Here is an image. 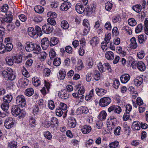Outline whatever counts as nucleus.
Returning a JSON list of instances; mask_svg holds the SVG:
<instances>
[{
    "mask_svg": "<svg viewBox=\"0 0 148 148\" xmlns=\"http://www.w3.org/2000/svg\"><path fill=\"white\" fill-rule=\"evenodd\" d=\"M11 113L12 114L15 116H17L19 115L20 119L24 117L26 112L23 109L21 110L19 106L18 105H14L12 106L11 109Z\"/></svg>",
    "mask_w": 148,
    "mask_h": 148,
    "instance_id": "nucleus-1",
    "label": "nucleus"
},
{
    "mask_svg": "<svg viewBox=\"0 0 148 148\" xmlns=\"http://www.w3.org/2000/svg\"><path fill=\"white\" fill-rule=\"evenodd\" d=\"M16 103L19 106L23 108L26 104V101L24 96L22 95H19L16 98Z\"/></svg>",
    "mask_w": 148,
    "mask_h": 148,
    "instance_id": "nucleus-2",
    "label": "nucleus"
},
{
    "mask_svg": "<svg viewBox=\"0 0 148 148\" xmlns=\"http://www.w3.org/2000/svg\"><path fill=\"white\" fill-rule=\"evenodd\" d=\"M111 101V100L110 98L106 97L101 99L99 103L100 106L104 107L108 106Z\"/></svg>",
    "mask_w": 148,
    "mask_h": 148,
    "instance_id": "nucleus-3",
    "label": "nucleus"
},
{
    "mask_svg": "<svg viewBox=\"0 0 148 148\" xmlns=\"http://www.w3.org/2000/svg\"><path fill=\"white\" fill-rule=\"evenodd\" d=\"M42 30L44 33L47 34H49L52 32L53 29L51 25L47 23L42 26Z\"/></svg>",
    "mask_w": 148,
    "mask_h": 148,
    "instance_id": "nucleus-4",
    "label": "nucleus"
},
{
    "mask_svg": "<svg viewBox=\"0 0 148 148\" xmlns=\"http://www.w3.org/2000/svg\"><path fill=\"white\" fill-rule=\"evenodd\" d=\"M29 83L28 79L25 77L21 78L18 81V85L22 88H25L28 85Z\"/></svg>",
    "mask_w": 148,
    "mask_h": 148,
    "instance_id": "nucleus-5",
    "label": "nucleus"
},
{
    "mask_svg": "<svg viewBox=\"0 0 148 148\" xmlns=\"http://www.w3.org/2000/svg\"><path fill=\"white\" fill-rule=\"evenodd\" d=\"M14 121L12 118L6 119L4 123L5 127L8 129H9L12 127L14 125Z\"/></svg>",
    "mask_w": 148,
    "mask_h": 148,
    "instance_id": "nucleus-6",
    "label": "nucleus"
},
{
    "mask_svg": "<svg viewBox=\"0 0 148 148\" xmlns=\"http://www.w3.org/2000/svg\"><path fill=\"white\" fill-rule=\"evenodd\" d=\"M2 74L4 77L11 80H13L16 78L15 75L12 73H9L6 71H4L2 72Z\"/></svg>",
    "mask_w": 148,
    "mask_h": 148,
    "instance_id": "nucleus-7",
    "label": "nucleus"
},
{
    "mask_svg": "<svg viewBox=\"0 0 148 148\" xmlns=\"http://www.w3.org/2000/svg\"><path fill=\"white\" fill-rule=\"evenodd\" d=\"M83 25L85 27L83 32L84 35H86L90 31V25L87 19H84L83 23Z\"/></svg>",
    "mask_w": 148,
    "mask_h": 148,
    "instance_id": "nucleus-8",
    "label": "nucleus"
},
{
    "mask_svg": "<svg viewBox=\"0 0 148 148\" xmlns=\"http://www.w3.org/2000/svg\"><path fill=\"white\" fill-rule=\"evenodd\" d=\"M35 46V44L32 42L28 41L25 43V49L27 52L31 51L34 49V48Z\"/></svg>",
    "mask_w": 148,
    "mask_h": 148,
    "instance_id": "nucleus-9",
    "label": "nucleus"
},
{
    "mask_svg": "<svg viewBox=\"0 0 148 148\" xmlns=\"http://www.w3.org/2000/svg\"><path fill=\"white\" fill-rule=\"evenodd\" d=\"M41 46L42 49L46 50L49 47V41L47 38H43L41 42Z\"/></svg>",
    "mask_w": 148,
    "mask_h": 148,
    "instance_id": "nucleus-10",
    "label": "nucleus"
},
{
    "mask_svg": "<svg viewBox=\"0 0 148 148\" xmlns=\"http://www.w3.org/2000/svg\"><path fill=\"white\" fill-rule=\"evenodd\" d=\"M88 112V110L87 107L82 106L78 108L76 111V112L77 114H81L82 113L87 114Z\"/></svg>",
    "mask_w": 148,
    "mask_h": 148,
    "instance_id": "nucleus-11",
    "label": "nucleus"
},
{
    "mask_svg": "<svg viewBox=\"0 0 148 148\" xmlns=\"http://www.w3.org/2000/svg\"><path fill=\"white\" fill-rule=\"evenodd\" d=\"M71 4L69 2L63 3L60 7L61 10L63 11L67 10L71 6Z\"/></svg>",
    "mask_w": 148,
    "mask_h": 148,
    "instance_id": "nucleus-12",
    "label": "nucleus"
},
{
    "mask_svg": "<svg viewBox=\"0 0 148 148\" xmlns=\"http://www.w3.org/2000/svg\"><path fill=\"white\" fill-rule=\"evenodd\" d=\"M28 33L30 36L34 38H36L38 37V35L36 34L34 29L33 27L28 28Z\"/></svg>",
    "mask_w": 148,
    "mask_h": 148,
    "instance_id": "nucleus-13",
    "label": "nucleus"
},
{
    "mask_svg": "<svg viewBox=\"0 0 148 148\" xmlns=\"http://www.w3.org/2000/svg\"><path fill=\"white\" fill-rule=\"evenodd\" d=\"M75 9L77 12L79 14H82L85 10L84 6L80 3H77L76 5Z\"/></svg>",
    "mask_w": 148,
    "mask_h": 148,
    "instance_id": "nucleus-14",
    "label": "nucleus"
},
{
    "mask_svg": "<svg viewBox=\"0 0 148 148\" xmlns=\"http://www.w3.org/2000/svg\"><path fill=\"white\" fill-rule=\"evenodd\" d=\"M128 106H130L129 104H127L126 107V112L124 113L123 118V120L124 121L127 120L130 118V108H129Z\"/></svg>",
    "mask_w": 148,
    "mask_h": 148,
    "instance_id": "nucleus-15",
    "label": "nucleus"
},
{
    "mask_svg": "<svg viewBox=\"0 0 148 148\" xmlns=\"http://www.w3.org/2000/svg\"><path fill=\"white\" fill-rule=\"evenodd\" d=\"M95 91L97 95L100 96L104 95L107 92V90L102 88H96Z\"/></svg>",
    "mask_w": 148,
    "mask_h": 148,
    "instance_id": "nucleus-16",
    "label": "nucleus"
},
{
    "mask_svg": "<svg viewBox=\"0 0 148 148\" xmlns=\"http://www.w3.org/2000/svg\"><path fill=\"white\" fill-rule=\"evenodd\" d=\"M143 79L142 77H137L134 80V83L135 85L137 86H140L143 82Z\"/></svg>",
    "mask_w": 148,
    "mask_h": 148,
    "instance_id": "nucleus-17",
    "label": "nucleus"
},
{
    "mask_svg": "<svg viewBox=\"0 0 148 148\" xmlns=\"http://www.w3.org/2000/svg\"><path fill=\"white\" fill-rule=\"evenodd\" d=\"M120 79L122 83H126L130 79V75L127 74L123 75L121 77Z\"/></svg>",
    "mask_w": 148,
    "mask_h": 148,
    "instance_id": "nucleus-18",
    "label": "nucleus"
},
{
    "mask_svg": "<svg viewBox=\"0 0 148 148\" xmlns=\"http://www.w3.org/2000/svg\"><path fill=\"white\" fill-rule=\"evenodd\" d=\"M76 125V122L75 119L73 117L70 118L68 121L69 126L71 128L75 127Z\"/></svg>",
    "mask_w": 148,
    "mask_h": 148,
    "instance_id": "nucleus-19",
    "label": "nucleus"
},
{
    "mask_svg": "<svg viewBox=\"0 0 148 148\" xmlns=\"http://www.w3.org/2000/svg\"><path fill=\"white\" fill-rule=\"evenodd\" d=\"M130 48L132 49H135L137 47V44L136 41V38L133 37L130 39Z\"/></svg>",
    "mask_w": 148,
    "mask_h": 148,
    "instance_id": "nucleus-20",
    "label": "nucleus"
},
{
    "mask_svg": "<svg viewBox=\"0 0 148 148\" xmlns=\"http://www.w3.org/2000/svg\"><path fill=\"white\" fill-rule=\"evenodd\" d=\"M91 130V127L89 125H85L83 128L81 129L82 132L86 134L89 133Z\"/></svg>",
    "mask_w": 148,
    "mask_h": 148,
    "instance_id": "nucleus-21",
    "label": "nucleus"
},
{
    "mask_svg": "<svg viewBox=\"0 0 148 148\" xmlns=\"http://www.w3.org/2000/svg\"><path fill=\"white\" fill-rule=\"evenodd\" d=\"M5 60L6 63L9 65H13L14 62V56L7 57L5 58Z\"/></svg>",
    "mask_w": 148,
    "mask_h": 148,
    "instance_id": "nucleus-22",
    "label": "nucleus"
},
{
    "mask_svg": "<svg viewBox=\"0 0 148 148\" xmlns=\"http://www.w3.org/2000/svg\"><path fill=\"white\" fill-rule=\"evenodd\" d=\"M12 96L10 94H8L3 99V101L9 103L12 99Z\"/></svg>",
    "mask_w": 148,
    "mask_h": 148,
    "instance_id": "nucleus-23",
    "label": "nucleus"
},
{
    "mask_svg": "<svg viewBox=\"0 0 148 148\" xmlns=\"http://www.w3.org/2000/svg\"><path fill=\"white\" fill-rule=\"evenodd\" d=\"M84 67L83 64L81 60H78L77 65L76 66L75 69L78 71H81Z\"/></svg>",
    "mask_w": 148,
    "mask_h": 148,
    "instance_id": "nucleus-24",
    "label": "nucleus"
},
{
    "mask_svg": "<svg viewBox=\"0 0 148 148\" xmlns=\"http://www.w3.org/2000/svg\"><path fill=\"white\" fill-rule=\"evenodd\" d=\"M32 81L34 85L36 86H38L40 85V80L37 77H33L32 79Z\"/></svg>",
    "mask_w": 148,
    "mask_h": 148,
    "instance_id": "nucleus-25",
    "label": "nucleus"
},
{
    "mask_svg": "<svg viewBox=\"0 0 148 148\" xmlns=\"http://www.w3.org/2000/svg\"><path fill=\"white\" fill-rule=\"evenodd\" d=\"M106 58L109 60H112L114 57V53L111 51H108L105 53Z\"/></svg>",
    "mask_w": 148,
    "mask_h": 148,
    "instance_id": "nucleus-26",
    "label": "nucleus"
},
{
    "mask_svg": "<svg viewBox=\"0 0 148 148\" xmlns=\"http://www.w3.org/2000/svg\"><path fill=\"white\" fill-rule=\"evenodd\" d=\"M139 123H140L137 121H134L131 127L133 130L135 131L140 129V127L139 125Z\"/></svg>",
    "mask_w": 148,
    "mask_h": 148,
    "instance_id": "nucleus-27",
    "label": "nucleus"
},
{
    "mask_svg": "<svg viewBox=\"0 0 148 148\" xmlns=\"http://www.w3.org/2000/svg\"><path fill=\"white\" fill-rule=\"evenodd\" d=\"M58 95L60 97L64 99H66L69 97V94L67 92H65L62 91L59 92Z\"/></svg>",
    "mask_w": 148,
    "mask_h": 148,
    "instance_id": "nucleus-28",
    "label": "nucleus"
},
{
    "mask_svg": "<svg viewBox=\"0 0 148 148\" xmlns=\"http://www.w3.org/2000/svg\"><path fill=\"white\" fill-rule=\"evenodd\" d=\"M34 93V90L32 88L27 89L25 91V94L27 96L30 97Z\"/></svg>",
    "mask_w": 148,
    "mask_h": 148,
    "instance_id": "nucleus-29",
    "label": "nucleus"
},
{
    "mask_svg": "<svg viewBox=\"0 0 148 148\" xmlns=\"http://www.w3.org/2000/svg\"><path fill=\"white\" fill-rule=\"evenodd\" d=\"M59 42L58 40L55 37H53L50 40V46H53L57 44Z\"/></svg>",
    "mask_w": 148,
    "mask_h": 148,
    "instance_id": "nucleus-30",
    "label": "nucleus"
},
{
    "mask_svg": "<svg viewBox=\"0 0 148 148\" xmlns=\"http://www.w3.org/2000/svg\"><path fill=\"white\" fill-rule=\"evenodd\" d=\"M96 5L93 4H90L87 6L86 8L88 13H92L95 11Z\"/></svg>",
    "mask_w": 148,
    "mask_h": 148,
    "instance_id": "nucleus-31",
    "label": "nucleus"
},
{
    "mask_svg": "<svg viewBox=\"0 0 148 148\" xmlns=\"http://www.w3.org/2000/svg\"><path fill=\"white\" fill-rule=\"evenodd\" d=\"M4 21L5 23H10L11 22L13 19V16L11 14H8L7 15L5 18H3Z\"/></svg>",
    "mask_w": 148,
    "mask_h": 148,
    "instance_id": "nucleus-32",
    "label": "nucleus"
},
{
    "mask_svg": "<svg viewBox=\"0 0 148 148\" xmlns=\"http://www.w3.org/2000/svg\"><path fill=\"white\" fill-rule=\"evenodd\" d=\"M90 42L91 45L92 46H96L99 42V40L97 37H93L92 39L90 40Z\"/></svg>",
    "mask_w": 148,
    "mask_h": 148,
    "instance_id": "nucleus-33",
    "label": "nucleus"
},
{
    "mask_svg": "<svg viewBox=\"0 0 148 148\" xmlns=\"http://www.w3.org/2000/svg\"><path fill=\"white\" fill-rule=\"evenodd\" d=\"M137 68L141 71H144L145 69V66L144 63L142 62H138Z\"/></svg>",
    "mask_w": 148,
    "mask_h": 148,
    "instance_id": "nucleus-34",
    "label": "nucleus"
},
{
    "mask_svg": "<svg viewBox=\"0 0 148 148\" xmlns=\"http://www.w3.org/2000/svg\"><path fill=\"white\" fill-rule=\"evenodd\" d=\"M36 121L35 120L34 116H31L29 120V123L30 126L32 127H34L36 125Z\"/></svg>",
    "mask_w": 148,
    "mask_h": 148,
    "instance_id": "nucleus-35",
    "label": "nucleus"
},
{
    "mask_svg": "<svg viewBox=\"0 0 148 148\" xmlns=\"http://www.w3.org/2000/svg\"><path fill=\"white\" fill-rule=\"evenodd\" d=\"M107 115L106 113L104 111H101L98 116L99 119L101 121L105 120Z\"/></svg>",
    "mask_w": 148,
    "mask_h": 148,
    "instance_id": "nucleus-36",
    "label": "nucleus"
},
{
    "mask_svg": "<svg viewBox=\"0 0 148 148\" xmlns=\"http://www.w3.org/2000/svg\"><path fill=\"white\" fill-rule=\"evenodd\" d=\"M35 46L33 50L34 53H35L38 54L41 52V49L40 46L37 44H35Z\"/></svg>",
    "mask_w": 148,
    "mask_h": 148,
    "instance_id": "nucleus-37",
    "label": "nucleus"
},
{
    "mask_svg": "<svg viewBox=\"0 0 148 148\" xmlns=\"http://www.w3.org/2000/svg\"><path fill=\"white\" fill-rule=\"evenodd\" d=\"M34 10L38 13H42L44 11V8L42 6L38 5L35 7Z\"/></svg>",
    "mask_w": 148,
    "mask_h": 148,
    "instance_id": "nucleus-38",
    "label": "nucleus"
},
{
    "mask_svg": "<svg viewBox=\"0 0 148 148\" xmlns=\"http://www.w3.org/2000/svg\"><path fill=\"white\" fill-rule=\"evenodd\" d=\"M58 75L59 78L61 80L64 79L65 76L66 72L64 70H61L59 71Z\"/></svg>",
    "mask_w": 148,
    "mask_h": 148,
    "instance_id": "nucleus-39",
    "label": "nucleus"
},
{
    "mask_svg": "<svg viewBox=\"0 0 148 148\" xmlns=\"http://www.w3.org/2000/svg\"><path fill=\"white\" fill-rule=\"evenodd\" d=\"M143 30V26L141 24H138L136 27L135 32L136 34L139 33L141 32Z\"/></svg>",
    "mask_w": 148,
    "mask_h": 148,
    "instance_id": "nucleus-40",
    "label": "nucleus"
},
{
    "mask_svg": "<svg viewBox=\"0 0 148 148\" xmlns=\"http://www.w3.org/2000/svg\"><path fill=\"white\" fill-rule=\"evenodd\" d=\"M61 26L63 29H66L69 28V25L67 21L63 20L61 23Z\"/></svg>",
    "mask_w": 148,
    "mask_h": 148,
    "instance_id": "nucleus-41",
    "label": "nucleus"
},
{
    "mask_svg": "<svg viewBox=\"0 0 148 148\" xmlns=\"http://www.w3.org/2000/svg\"><path fill=\"white\" fill-rule=\"evenodd\" d=\"M133 10L137 13L140 12L142 10V6L140 5H136L132 7Z\"/></svg>",
    "mask_w": 148,
    "mask_h": 148,
    "instance_id": "nucleus-42",
    "label": "nucleus"
},
{
    "mask_svg": "<svg viewBox=\"0 0 148 148\" xmlns=\"http://www.w3.org/2000/svg\"><path fill=\"white\" fill-rule=\"evenodd\" d=\"M132 95V97L135 99L137 96L136 92L134 90V89L132 86H130V95Z\"/></svg>",
    "mask_w": 148,
    "mask_h": 148,
    "instance_id": "nucleus-43",
    "label": "nucleus"
},
{
    "mask_svg": "<svg viewBox=\"0 0 148 148\" xmlns=\"http://www.w3.org/2000/svg\"><path fill=\"white\" fill-rule=\"evenodd\" d=\"M93 89L91 90L86 95L85 97V99L86 101L90 100L93 96Z\"/></svg>",
    "mask_w": 148,
    "mask_h": 148,
    "instance_id": "nucleus-44",
    "label": "nucleus"
},
{
    "mask_svg": "<svg viewBox=\"0 0 148 148\" xmlns=\"http://www.w3.org/2000/svg\"><path fill=\"white\" fill-rule=\"evenodd\" d=\"M9 107V103L5 102H3L1 105V108L2 109L5 111L8 110Z\"/></svg>",
    "mask_w": 148,
    "mask_h": 148,
    "instance_id": "nucleus-45",
    "label": "nucleus"
},
{
    "mask_svg": "<svg viewBox=\"0 0 148 148\" xmlns=\"http://www.w3.org/2000/svg\"><path fill=\"white\" fill-rule=\"evenodd\" d=\"M17 143L15 141H12L8 144V147L10 148H17Z\"/></svg>",
    "mask_w": 148,
    "mask_h": 148,
    "instance_id": "nucleus-46",
    "label": "nucleus"
},
{
    "mask_svg": "<svg viewBox=\"0 0 148 148\" xmlns=\"http://www.w3.org/2000/svg\"><path fill=\"white\" fill-rule=\"evenodd\" d=\"M112 4L109 2H108L105 4V8L108 11H110L112 7Z\"/></svg>",
    "mask_w": 148,
    "mask_h": 148,
    "instance_id": "nucleus-47",
    "label": "nucleus"
},
{
    "mask_svg": "<svg viewBox=\"0 0 148 148\" xmlns=\"http://www.w3.org/2000/svg\"><path fill=\"white\" fill-rule=\"evenodd\" d=\"M35 29L36 33L38 35V36H41L42 35V32L41 28L38 26H36Z\"/></svg>",
    "mask_w": 148,
    "mask_h": 148,
    "instance_id": "nucleus-48",
    "label": "nucleus"
},
{
    "mask_svg": "<svg viewBox=\"0 0 148 148\" xmlns=\"http://www.w3.org/2000/svg\"><path fill=\"white\" fill-rule=\"evenodd\" d=\"M48 107L51 110H53L55 108V105L54 102L52 100L48 101Z\"/></svg>",
    "mask_w": 148,
    "mask_h": 148,
    "instance_id": "nucleus-49",
    "label": "nucleus"
},
{
    "mask_svg": "<svg viewBox=\"0 0 148 148\" xmlns=\"http://www.w3.org/2000/svg\"><path fill=\"white\" fill-rule=\"evenodd\" d=\"M61 63V60L60 58H56L54 60L53 64L56 66H59Z\"/></svg>",
    "mask_w": 148,
    "mask_h": 148,
    "instance_id": "nucleus-50",
    "label": "nucleus"
},
{
    "mask_svg": "<svg viewBox=\"0 0 148 148\" xmlns=\"http://www.w3.org/2000/svg\"><path fill=\"white\" fill-rule=\"evenodd\" d=\"M119 145V142L117 141H115L114 142L110 143L109 146L111 148H115L117 147Z\"/></svg>",
    "mask_w": 148,
    "mask_h": 148,
    "instance_id": "nucleus-51",
    "label": "nucleus"
},
{
    "mask_svg": "<svg viewBox=\"0 0 148 148\" xmlns=\"http://www.w3.org/2000/svg\"><path fill=\"white\" fill-rule=\"evenodd\" d=\"M94 78L96 80H98L100 79V75L99 71L97 70H95L94 71Z\"/></svg>",
    "mask_w": 148,
    "mask_h": 148,
    "instance_id": "nucleus-52",
    "label": "nucleus"
},
{
    "mask_svg": "<svg viewBox=\"0 0 148 148\" xmlns=\"http://www.w3.org/2000/svg\"><path fill=\"white\" fill-rule=\"evenodd\" d=\"M14 60H15L14 62L17 64L21 63L23 60L22 57L20 56L14 57Z\"/></svg>",
    "mask_w": 148,
    "mask_h": 148,
    "instance_id": "nucleus-53",
    "label": "nucleus"
},
{
    "mask_svg": "<svg viewBox=\"0 0 148 148\" xmlns=\"http://www.w3.org/2000/svg\"><path fill=\"white\" fill-rule=\"evenodd\" d=\"M8 5L7 4H5L3 5L1 8V12H0V14L1 15L2 12H6L8 10Z\"/></svg>",
    "mask_w": 148,
    "mask_h": 148,
    "instance_id": "nucleus-54",
    "label": "nucleus"
},
{
    "mask_svg": "<svg viewBox=\"0 0 148 148\" xmlns=\"http://www.w3.org/2000/svg\"><path fill=\"white\" fill-rule=\"evenodd\" d=\"M44 136L47 139L50 140L52 138V135L50 132L48 131H47L44 133Z\"/></svg>",
    "mask_w": 148,
    "mask_h": 148,
    "instance_id": "nucleus-55",
    "label": "nucleus"
},
{
    "mask_svg": "<svg viewBox=\"0 0 148 148\" xmlns=\"http://www.w3.org/2000/svg\"><path fill=\"white\" fill-rule=\"evenodd\" d=\"M6 51H10L13 48V45L10 43H8L5 47Z\"/></svg>",
    "mask_w": 148,
    "mask_h": 148,
    "instance_id": "nucleus-56",
    "label": "nucleus"
},
{
    "mask_svg": "<svg viewBox=\"0 0 148 148\" xmlns=\"http://www.w3.org/2000/svg\"><path fill=\"white\" fill-rule=\"evenodd\" d=\"M137 57L140 59H143L145 55V53L143 50H141L137 53Z\"/></svg>",
    "mask_w": 148,
    "mask_h": 148,
    "instance_id": "nucleus-57",
    "label": "nucleus"
},
{
    "mask_svg": "<svg viewBox=\"0 0 148 148\" xmlns=\"http://www.w3.org/2000/svg\"><path fill=\"white\" fill-rule=\"evenodd\" d=\"M5 29L3 26H0V37H5Z\"/></svg>",
    "mask_w": 148,
    "mask_h": 148,
    "instance_id": "nucleus-58",
    "label": "nucleus"
},
{
    "mask_svg": "<svg viewBox=\"0 0 148 148\" xmlns=\"http://www.w3.org/2000/svg\"><path fill=\"white\" fill-rule=\"evenodd\" d=\"M48 17H50L49 18H55L56 17L57 14L55 12H48L47 13Z\"/></svg>",
    "mask_w": 148,
    "mask_h": 148,
    "instance_id": "nucleus-59",
    "label": "nucleus"
},
{
    "mask_svg": "<svg viewBox=\"0 0 148 148\" xmlns=\"http://www.w3.org/2000/svg\"><path fill=\"white\" fill-rule=\"evenodd\" d=\"M47 21L48 23V24H50L53 26V25H55L56 24V22L53 18H49Z\"/></svg>",
    "mask_w": 148,
    "mask_h": 148,
    "instance_id": "nucleus-60",
    "label": "nucleus"
},
{
    "mask_svg": "<svg viewBox=\"0 0 148 148\" xmlns=\"http://www.w3.org/2000/svg\"><path fill=\"white\" fill-rule=\"evenodd\" d=\"M56 115L59 116H61L63 114V112L60 108H57L56 110Z\"/></svg>",
    "mask_w": 148,
    "mask_h": 148,
    "instance_id": "nucleus-61",
    "label": "nucleus"
},
{
    "mask_svg": "<svg viewBox=\"0 0 148 148\" xmlns=\"http://www.w3.org/2000/svg\"><path fill=\"white\" fill-rule=\"evenodd\" d=\"M33 20L36 22H41L42 20V18L39 16H36L32 18Z\"/></svg>",
    "mask_w": 148,
    "mask_h": 148,
    "instance_id": "nucleus-62",
    "label": "nucleus"
},
{
    "mask_svg": "<svg viewBox=\"0 0 148 148\" xmlns=\"http://www.w3.org/2000/svg\"><path fill=\"white\" fill-rule=\"evenodd\" d=\"M40 59L41 61H43L46 58L47 54L45 51H43L40 52Z\"/></svg>",
    "mask_w": 148,
    "mask_h": 148,
    "instance_id": "nucleus-63",
    "label": "nucleus"
},
{
    "mask_svg": "<svg viewBox=\"0 0 148 148\" xmlns=\"http://www.w3.org/2000/svg\"><path fill=\"white\" fill-rule=\"evenodd\" d=\"M65 51L66 52L69 54H72L73 52L72 48L70 46H68L65 47Z\"/></svg>",
    "mask_w": 148,
    "mask_h": 148,
    "instance_id": "nucleus-64",
    "label": "nucleus"
}]
</instances>
